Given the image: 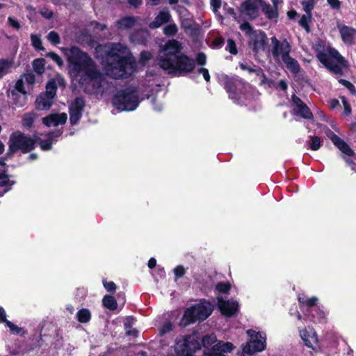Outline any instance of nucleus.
I'll use <instances>...</instances> for the list:
<instances>
[{
  "label": "nucleus",
  "instance_id": "nucleus-1",
  "mask_svg": "<svg viewBox=\"0 0 356 356\" xmlns=\"http://www.w3.org/2000/svg\"><path fill=\"white\" fill-rule=\"evenodd\" d=\"M120 44H114L106 55L105 69L113 78H128L135 70V62L130 56H123Z\"/></svg>",
  "mask_w": 356,
  "mask_h": 356
},
{
  "label": "nucleus",
  "instance_id": "nucleus-2",
  "mask_svg": "<svg viewBox=\"0 0 356 356\" xmlns=\"http://www.w3.org/2000/svg\"><path fill=\"white\" fill-rule=\"evenodd\" d=\"M317 59L330 72L335 74L343 75V69H348V60L333 47L327 49V54L319 51L316 54Z\"/></svg>",
  "mask_w": 356,
  "mask_h": 356
},
{
  "label": "nucleus",
  "instance_id": "nucleus-3",
  "mask_svg": "<svg viewBox=\"0 0 356 356\" xmlns=\"http://www.w3.org/2000/svg\"><path fill=\"white\" fill-rule=\"evenodd\" d=\"M170 57L160 67L169 74L182 76L192 72L195 67V60L184 54L179 56L171 54Z\"/></svg>",
  "mask_w": 356,
  "mask_h": 356
},
{
  "label": "nucleus",
  "instance_id": "nucleus-4",
  "mask_svg": "<svg viewBox=\"0 0 356 356\" xmlns=\"http://www.w3.org/2000/svg\"><path fill=\"white\" fill-rule=\"evenodd\" d=\"M212 312L213 308L209 302L193 305L185 309L179 325L181 327H186L197 321H204Z\"/></svg>",
  "mask_w": 356,
  "mask_h": 356
},
{
  "label": "nucleus",
  "instance_id": "nucleus-5",
  "mask_svg": "<svg viewBox=\"0 0 356 356\" xmlns=\"http://www.w3.org/2000/svg\"><path fill=\"white\" fill-rule=\"evenodd\" d=\"M111 101L117 109L126 111H134L140 103L138 91L131 87L118 90Z\"/></svg>",
  "mask_w": 356,
  "mask_h": 356
},
{
  "label": "nucleus",
  "instance_id": "nucleus-6",
  "mask_svg": "<svg viewBox=\"0 0 356 356\" xmlns=\"http://www.w3.org/2000/svg\"><path fill=\"white\" fill-rule=\"evenodd\" d=\"M79 83L87 94L98 95L105 92V79L94 67L86 70V73L81 77Z\"/></svg>",
  "mask_w": 356,
  "mask_h": 356
},
{
  "label": "nucleus",
  "instance_id": "nucleus-7",
  "mask_svg": "<svg viewBox=\"0 0 356 356\" xmlns=\"http://www.w3.org/2000/svg\"><path fill=\"white\" fill-rule=\"evenodd\" d=\"M200 348V339L195 334L177 338L174 346L176 356H194V353Z\"/></svg>",
  "mask_w": 356,
  "mask_h": 356
},
{
  "label": "nucleus",
  "instance_id": "nucleus-8",
  "mask_svg": "<svg viewBox=\"0 0 356 356\" xmlns=\"http://www.w3.org/2000/svg\"><path fill=\"white\" fill-rule=\"evenodd\" d=\"M224 88L229 94V97L234 102H238L241 99L249 84L242 79L234 76L229 77L227 75L222 76Z\"/></svg>",
  "mask_w": 356,
  "mask_h": 356
},
{
  "label": "nucleus",
  "instance_id": "nucleus-9",
  "mask_svg": "<svg viewBox=\"0 0 356 356\" xmlns=\"http://www.w3.org/2000/svg\"><path fill=\"white\" fill-rule=\"evenodd\" d=\"M67 57L70 64L73 66V69L76 72L84 71V74L86 73L87 70L91 69L90 66L93 63L89 55L76 46L70 49Z\"/></svg>",
  "mask_w": 356,
  "mask_h": 356
},
{
  "label": "nucleus",
  "instance_id": "nucleus-10",
  "mask_svg": "<svg viewBox=\"0 0 356 356\" xmlns=\"http://www.w3.org/2000/svg\"><path fill=\"white\" fill-rule=\"evenodd\" d=\"M10 143L16 150L22 154L31 152L35 148L36 140L25 135L20 131L13 132L9 137Z\"/></svg>",
  "mask_w": 356,
  "mask_h": 356
},
{
  "label": "nucleus",
  "instance_id": "nucleus-11",
  "mask_svg": "<svg viewBox=\"0 0 356 356\" xmlns=\"http://www.w3.org/2000/svg\"><path fill=\"white\" fill-rule=\"evenodd\" d=\"M248 46L255 54L261 51H266L268 47V39L266 33L261 29L254 31V34L249 38Z\"/></svg>",
  "mask_w": 356,
  "mask_h": 356
},
{
  "label": "nucleus",
  "instance_id": "nucleus-12",
  "mask_svg": "<svg viewBox=\"0 0 356 356\" xmlns=\"http://www.w3.org/2000/svg\"><path fill=\"white\" fill-rule=\"evenodd\" d=\"M293 103L292 114L302 119L312 120L314 115L309 106L295 94L291 96Z\"/></svg>",
  "mask_w": 356,
  "mask_h": 356
},
{
  "label": "nucleus",
  "instance_id": "nucleus-13",
  "mask_svg": "<svg viewBox=\"0 0 356 356\" xmlns=\"http://www.w3.org/2000/svg\"><path fill=\"white\" fill-rule=\"evenodd\" d=\"M262 3L264 0H245L241 4L240 12L248 16L249 19H255L259 15Z\"/></svg>",
  "mask_w": 356,
  "mask_h": 356
},
{
  "label": "nucleus",
  "instance_id": "nucleus-14",
  "mask_svg": "<svg viewBox=\"0 0 356 356\" xmlns=\"http://www.w3.org/2000/svg\"><path fill=\"white\" fill-rule=\"evenodd\" d=\"M86 102L83 97H77L69 106L70 122L72 125L76 124L81 120Z\"/></svg>",
  "mask_w": 356,
  "mask_h": 356
},
{
  "label": "nucleus",
  "instance_id": "nucleus-15",
  "mask_svg": "<svg viewBox=\"0 0 356 356\" xmlns=\"http://www.w3.org/2000/svg\"><path fill=\"white\" fill-rule=\"evenodd\" d=\"M270 40L273 44L272 54L275 58H277L280 56L283 58L285 55L290 54L291 47L286 39L280 41L275 36H273Z\"/></svg>",
  "mask_w": 356,
  "mask_h": 356
},
{
  "label": "nucleus",
  "instance_id": "nucleus-16",
  "mask_svg": "<svg viewBox=\"0 0 356 356\" xmlns=\"http://www.w3.org/2000/svg\"><path fill=\"white\" fill-rule=\"evenodd\" d=\"M181 49V45L179 42L176 40H168L164 47L165 54L163 56H161L159 59V65L161 67L163 63H166V60L169 59L171 54H175L176 56L180 55Z\"/></svg>",
  "mask_w": 356,
  "mask_h": 356
},
{
  "label": "nucleus",
  "instance_id": "nucleus-17",
  "mask_svg": "<svg viewBox=\"0 0 356 356\" xmlns=\"http://www.w3.org/2000/svg\"><path fill=\"white\" fill-rule=\"evenodd\" d=\"M218 307L221 314L225 317H232L238 312L239 306L236 301L225 300L222 297H218Z\"/></svg>",
  "mask_w": 356,
  "mask_h": 356
},
{
  "label": "nucleus",
  "instance_id": "nucleus-18",
  "mask_svg": "<svg viewBox=\"0 0 356 356\" xmlns=\"http://www.w3.org/2000/svg\"><path fill=\"white\" fill-rule=\"evenodd\" d=\"M266 348V337L262 339L250 340L243 347V353L252 355L254 353L261 352Z\"/></svg>",
  "mask_w": 356,
  "mask_h": 356
},
{
  "label": "nucleus",
  "instance_id": "nucleus-19",
  "mask_svg": "<svg viewBox=\"0 0 356 356\" xmlns=\"http://www.w3.org/2000/svg\"><path fill=\"white\" fill-rule=\"evenodd\" d=\"M150 39L149 32L145 29L134 31L130 35V40L135 44L147 45Z\"/></svg>",
  "mask_w": 356,
  "mask_h": 356
},
{
  "label": "nucleus",
  "instance_id": "nucleus-20",
  "mask_svg": "<svg viewBox=\"0 0 356 356\" xmlns=\"http://www.w3.org/2000/svg\"><path fill=\"white\" fill-rule=\"evenodd\" d=\"M330 140L343 154L348 156H353L355 155L354 151L350 147V146L337 134L332 133L330 136Z\"/></svg>",
  "mask_w": 356,
  "mask_h": 356
},
{
  "label": "nucleus",
  "instance_id": "nucleus-21",
  "mask_svg": "<svg viewBox=\"0 0 356 356\" xmlns=\"http://www.w3.org/2000/svg\"><path fill=\"white\" fill-rule=\"evenodd\" d=\"M338 28L342 41L347 44H353L356 30L346 25L338 26Z\"/></svg>",
  "mask_w": 356,
  "mask_h": 356
},
{
  "label": "nucleus",
  "instance_id": "nucleus-22",
  "mask_svg": "<svg viewBox=\"0 0 356 356\" xmlns=\"http://www.w3.org/2000/svg\"><path fill=\"white\" fill-rule=\"evenodd\" d=\"M54 97L46 93L41 92L36 98L35 106L37 109L49 110L53 104Z\"/></svg>",
  "mask_w": 356,
  "mask_h": 356
},
{
  "label": "nucleus",
  "instance_id": "nucleus-23",
  "mask_svg": "<svg viewBox=\"0 0 356 356\" xmlns=\"http://www.w3.org/2000/svg\"><path fill=\"white\" fill-rule=\"evenodd\" d=\"M171 15L168 10H161L154 19L149 24L152 29H157L162 24L168 23L170 19Z\"/></svg>",
  "mask_w": 356,
  "mask_h": 356
},
{
  "label": "nucleus",
  "instance_id": "nucleus-24",
  "mask_svg": "<svg viewBox=\"0 0 356 356\" xmlns=\"http://www.w3.org/2000/svg\"><path fill=\"white\" fill-rule=\"evenodd\" d=\"M273 6H272L269 3H266V1L264 0V3L261 4V10L266 15V18L268 19H277L278 18V10H277V3L275 2V0H273Z\"/></svg>",
  "mask_w": 356,
  "mask_h": 356
},
{
  "label": "nucleus",
  "instance_id": "nucleus-25",
  "mask_svg": "<svg viewBox=\"0 0 356 356\" xmlns=\"http://www.w3.org/2000/svg\"><path fill=\"white\" fill-rule=\"evenodd\" d=\"M286 67L291 71L293 74H298L300 71V65L295 58L290 56V54L285 55V57L282 58Z\"/></svg>",
  "mask_w": 356,
  "mask_h": 356
},
{
  "label": "nucleus",
  "instance_id": "nucleus-26",
  "mask_svg": "<svg viewBox=\"0 0 356 356\" xmlns=\"http://www.w3.org/2000/svg\"><path fill=\"white\" fill-rule=\"evenodd\" d=\"M309 312L311 321L314 323H322L326 322V315L323 310L318 307L310 309Z\"/></svg>",
  "mask_w": 356,
  "mask_h": 356
},
{
  "label": "nucleus",
  "instance_id": "nucleus-27",
  "mask_svg": "<svg viewBox=\"0 0 356 356\" xmlns=\"http://www.w3.org/2000/svg\"><path fill=\"white\" fill-rule=\"evenodd\" d=\"M301 337L306 346L314 349L313 347V344L317 343L318 342V338L316 333H314L312 335H310L307 330H305L302 332Z\"/></svg>",
  "mask_w": 356,
  "mask_h": 356
},
{
  "label": "nucleus",
  "instance_id": "nucleus-28",
  "mask_svg": "<svg viewBox=\"0 0 356 356\" xmlns=\"http://www.w3.org/2000/svg\"><path fill=\"white\" fill-rule=\"evenodd\" d=\"M298 300L301 306H306L313 309L312 307L317 305L318 300L315 296L307 298L306 296L302 295L298 296Z\"/></svg>",
  "mask_w": 356,
  "mask_h": 356
},
{
  "label": "nucleus",
  "instance_id": "nucleus-29",
  "mask_svg": "<svg viewBox=\"0 0 356 356\" xmlns=\"http://www.w3.org/2000/svg\"><path fill=\"white\" fill-rule=\"evenodd\" d=\"M102 305L105 308L111 311H114L118 308L116 299L115 297L110 295H106L104 296L102 299Z\"/></svg>",
  "mask_w": 356,
  "mask_h": 356
},
{
  "label": "nucleus",
  "instance_id": "nucleus-30",
  "mask_svg": "<svg viewBox=\"0 0 356 356\" xmlns=\"http://www.w3.org/2000/svg\"><path fill=\"white\" fill-rule=\"evenodd\" d=\"M133 319L134 318L131 316L127 317L124 323V327L127 336L137 337L138 335V331L136 328L132 327Z\"/></svg>",
  "mask_w": 356,
  "mask_h": 356
},
{
  "label": "nucleus",
  "instance_id": "nucleus-31",
  "mask_svg": "<svg viewBox=\"0 0 356 356\" xmlns=\"http://www.w3.org/2000/svg\"><path fill=\"white\" fill-rule=\"evenodd\" d=\"M312 19V14L311 13H306V15H302L300 17L298 23L299 25L302 27L306 32L309 33L311 29L309 26V23L311 22Z\"/></svg>",
  "mask_w": 356,
  "mask_h": 356
},
{
  "label": "nucleus",
  "instance_id": "nucleus-32",
  "mask_svg": "<svg viewBox=\"0 0 356 356\" xmlns=\"http://www.w3.org/2000/svg\"><path fill=\"white\" fill-rule=\"evenodd\" d=\"M118 26L121 29H129L132 28L136 24V19L134 17H124L118 22Z\"/></svg>",
  "mask_w": 356,
  "mask_h": 356
},
{
  "label": "nucleus",
  "instance_id": "nucleus-33",
  "mask_svg": "<svg viewBox=\"0 0 356 356\" xmlns=\"http://www.w3.org/2000/svg\"><path fill=\"white\" fill-rule=\"evenodd\" d=\"M76 317L79 322L81 323H86L91 319V314L88 309H81L76 313Z\"/></svg>",
  "mask_w": 356,
  "mask_h": 356
},
{
  "label": "nucleus",
  "instance_id": "nucleus-34",
  "mask_svg": "<svg viewBox=\"0 0 356 356\" xmlns=\"http://www.w3.org/2000/svg\"><path fill=\"white\" fill-rule=\"evenodd\" d=\"M57 83L55 79L49 80L46 84V91L44 92L51 97H55L57 92Z\"/></svg>",
  "mask_w": 356,
  "mask_h": 356
},
{
  "label": "nucleus",
  "instance_id": "nucleus-35",
  "mask_svg": "<svg viewBox=\"0 0 356 356\" xmlns=\"http://www.w3.org/2000/svg\"><path fill=\"white\" fill-rule=\"evenodd\" d=\"M45 59L42 58L33 60L32 64L34 71L38 74H42L45 70Z\"/></svg>",
  "mask_w": 356,
  "mask_h": 356
},
{
  "label": "nucleus",
  "instance_id": "nucleus-36",
  "mask_svg": "<svg viewBox=\"0 0 356 356\" xmlns=\"http://www.w3.org/2000/svg\"><path fill=\"white\" fill-rule=\"evenodd\" d=\"M35 119V114L33 113H26L24 115L22 119V125L29 129L33 126Z\"/></svg>",
  "mask_w": 356,
  "mask_h": 356
},
{
  "label": "nucleus",
  "instance_id": "nucleus-37",
  "mask_svg": "<svg viewBox=\"0 0 356 356\" xmlns=\"http://www.w3.org/2000/svg\"><path fill=\"white\" fill-rule=\"evenodd\" d=\"M216 337L214 334L205 335L202 339V345L205 348H209L217 343Z\"/></svg>",
  "mask_w": 356,
  "mask_h": 356
},
{
  "label": "nucleus",
  "instance_id": "nucleus-38",
  "mask_svg": "<svg viewBox=\"0 0 356 356\" xmlns=\"http://www.w3.org/2000/svg\"><path fill=\"white\" fill-rule=\"evenodd\" d=\"M12 65V63L8 59L0 60V79L3 78L9 72V69Z\"/></svg>",
  "mask_w": 356,
  "mask_h": 356
},
{
  "label": "nucleus",
  "instance_id": "nucleus-39",
  "mask_svg": "<svg viewBox=\"0 0 356 356\" xmlns=\"http://www.w3.org/2000/svg\"><path fill=\"white\" fill-rule=\"evenodd\" d=\"M31 40L32 45L37 51H44V47L42 46V42L40 35L35 34L31 35Z\"/></svg>",
  "mask_w": 356,
  "mask_h": 356
},
{
  "label": "nucleus",
  "instance_id": "nucleus-40",
  "mask_svg": "<svg viewBox=\"0 0 356 356\" xmlns=\"http://www.w3.org/2000/svg\"><path fill=\"white\" fill-rule=\"evenodd\" d=\"M216 289L220 293L227 294L231 289V284L229 282H220L216 284Z\"/></svg>",
  "mask_w": 356,
  "mask_h": 356
},
{
  "label": "nucleus",
  "instance_id": "nucleus-41",
  "mask_svg": "<svg viewBox=\"0 0 356 356\" xmlns=\"http://www.w3.org/2000/svg\"><path fill=\"white\" fill-rule=\"evenodd\" d=\"M17 92H20L23 95H26V91L25 90L24 82L22 79H19L16 81L15 85V90L11 91V95L13 97L17 96Z\"/></svg>",
  "mask_w": 356,
  "mask_h": 356
},
{
  "label": "nucleus",
  "instance_id": "nucleus-42",
  "mask_svg": "<svg viewBox=\"0 0 356 356\" xmlns=\"http://www.w3.org/2000/svg\"><path fill=\"white\" fill-rule=\"evenodd\" d=\"M35 137H36V138H35V139L36 140V142L38 140H39L40 147L43 151H48V150L51 149V148H52V139L51 138L42 140L38 136H35Z\"/></svg>",
  "mask_w": 356,
  "mask_h": 356
},
{
  "label": "nucleus",
  "instance_id": "nucleus-43",
  "mask_svg": "<svg viewBox=\"0 0 356 356\" xmlns=\"http://www.w3.org/2000/svg\"><path fill=\"white\" fill-rule=\"evenodd\" d=\"M239 29L245 32L246 36L249 38L254 34V31H256L248 22H244L239 26Z\"/></svg>",
  "mask_w": 356,
  "mask_h": 356
},
{
  "label": "nucleus",
  "instance_id": "nucleus-44",
  "mask_svg": "<svg viewBox=\"0 0 356 356\" xmlns=\"http://www.w3.org/2000/svg\"><path fill=\"white\" fill-rule=\"evenodd\" d=\"M6 325L9 327L10 332L15 334H19L21 336H24L26 333V332L24 330L23 328L17 326L10 321H8L6 323Z\"/></svg>",
  "mask_w": 356,
  "mask_h": 356
},
{
  "label": "nucleus",
  "instance_id": "nucleus-45",
  "mask_svg": "<svg viewBox=\"0 0 356 356\" xmlns=\"http://www.w3.org/2000/svg\"><path fill=\"white\" fill-rule=\"evenodd\" d=\"M48 40L54 45L60 43V38L58 33L54 31H50L47 36Z\"/></svg>",
  "mask_w": 356,
  "mask_h": 356
},
{
  "label": "nucleus",
  "instance_id": "nucleus-46",
  "mask_svg": "<svg viewBox=\"0 0 356 356\" xmlns=\"http://www.w3.org/2000/svg\"><path fill=\"white\" fill-rule=\"evenodd\" d=\"M338 81L340 84L346 87L351 95H356V88L351 82L343 79H339Z\"/></svg>",
  "mask_w": 356,
  "mask_h": 356
},
{
  "label": "nucleus",
  "instance_id": "nucleus-47",
  "mask_svg": "<svg viewBox=\"0 0 356 356\" xmlns=\"http://www.w3.org/2000/svg\"><path fill=\"white\" fill-rule=\"evenodd\" d=\"M239 67L242 70H246L249 73H254L256 75L260 68L259 66H257L255 65H252V66H251L244 63H239Z\"/></svg>",
  "mask_w": 356,
  "mask_h": 356
},
{
  "label": "nucleus",
  "instance_id": "nucleus-48",
  "mask_svg": "<svg viewBox=\"0 0 356 356\" xmlns=\"http://www.w3.org/2000/svg\"><path fill=\"white\" fill-rule=\"evenodd\" d=\"M177 27L175 24H170L165 26L163 33L167 36H173L177 33Z\"/></svg>",
  "mask_w": 356,
  "mask_h": 356
},
{
  "label": "nucleus",
  "instance_id": "nucleus-49",
  "mask_svg": "<svg viewBox=\"0 0 356 356\" xmlns=\"http://www.w3.org/2000/svg\"><path fill=\"white\" fill-rule=\"evenodd\" d=\"M152 58L151 52L147 51H143L140 54L139 63L142 65H145L146 63Z\"/></svg>",
  "mask_w": 356,
  "mask_h": 356
},
{
  "label": "nucleus",
  "instance_id": "nucleus-50",
  "mask_svg": "<svg viewBox=\"0 0 356 356\" xmlns=\"http://www.w3.org/2000/svg\"><path fill=\"white\" fill-rule=\"evenodd\" d=\"M227 42L226 50L231 54L236 55L238 54V49L235 41L233 39L229 38Z\"/></svg>",
  "mask_w": 356,
  "mask_h": 356
},
{
  "label": "nucleus",
  "instance_id": "nucleus-51",
  "mask_svg": "<svg viewBox=\"0 0 356 356\" xmlns=\"http://www.w3.org/2000/svg\"><path fill=\"white\" fill-rule=\"evenodd\" d=\"M311 143L309 145V148L313 151L318 150L321 145V138L318 136H311Z\"/></svg>",
  "mask_w": 356,
  "mask_h": 356
},
{
  "label": "nucleus",
  "instance_id": "nucleus-52",
  "mask_svg": "<svg viewBox=\"0 0 356 356\" xmlns=\"http://www.w3.org/2000/svg\"><path fill=\"white\" fill-rule=\"evenodd\" d=\"M46 57L50 58L52 60H54L58 66H62L63 65V61L61 57L54 51H50L46 54Z\"/></svg>",
  "mask_w": 356,
  "mask_h": 356
},
{
  "label": "nucleus",
  "instance_id": "nucleus-53",
  "mask_svg": "<svg viewBox=\"0 0 356 356\" xmlns=\"http://www.w3.org/2000/svg\"><path fill=\"white\" fill-rule=\"evenodd\" d=\"M257 76H260L261 78V85H263L264 83H268L270 86L273 85L275 86L274 81L272 79H268L267 78L261 67H260L259 70H258Z\"/></svg>",
  "mask_w": 356,
  "mask_h": 356
},
{
  "label": "nucleus",
  "instance_id": "nucleus-54",
  "mask_svg": "<svg viewBox=\"0 0 356 356\" xmlns=\"http://www.w3.org/2000/svg\"><path fill=\"white\" fill-rule=\"evenodd\" d=\"M102 284L105 289L110 293H115L117 289L116 284L113 281L108 282L106 279H103Z\"/></svg>",
  "mask_w": 356,
  "mask_h": 356
},
{
  "label": "nucleus",
  "instance_id": "nucleus-55",
  "mask_svg": "<svg viewBox=\"0 0 356 356\" xmlns=\"http://www.w3.org/2000/svg\"><path fill=\"white\" fill-rule=\"evenodd\" d=\"M301 4L305 13H311L314 8V0H302Z\"/></svg>",
  "mask_w": 356,
  "mask_h": 356
},
{
  "label": "nucleus",
  "instance_id": "nucleus-56",
  "mask_svg": "<svg viewBox=\"0 0 356 356\" xmlns=\"http://www.w3.org/2000/svg\"><path fill=\"white\" fill-rule=\"evenodd\" d=\"M54 116L56 120V126H58L59 124H64L67 122V115L65 113L54 114Z\"/></svg>",
  "mask_w": 356,
  "mask_h": 356
},
{
  "label": "nucleus",
  "instance_id": "nucleus-57",
  "mask_svg": "<svg viewBox=\"0 0 356 356\" xmlns=\"http://www.w3.org/2000/svg\"><path fill=\"white\" fill-rule=\"evenodd\" d=\"M173 271L175 273V280L182 277L186 273V270L182 265L177 266L174 268Z\"/></svg>",
  "mask_w": 356,
  "mask_h": 356
},
{
  "label": "nucleus",
  "instance_id": "nucleus-58",
  "mask_svg": "<svg viewBox=\"0 0 356 356\" xmlns=\"http://www.w3.org/2000/svg\"><path fill=\"white\" fill-rule=\"evenodd\" d=\"M341 99H342V104L343 106V114L345 116H349L352 113L351 106L345 97H342Z\"/></svg>",
  "mask_w": 356,
  "mask_h": 356
},
{
  "label": "nucleus",
  "instance_id": "nucleus-59",
  "mask_svg": "<svg viewBox=\"0 0 356 356\" xmlns=\"http://www.w3.org/2000/svg\"><path fill=\"white\" fill-rule=\"evenodd\" d=\"M10 182L9 176L6 173V172H0V186H7Z\"/></svg>",
  "mask_w": 356,
  "mask_h": 356
},
{
  "label": "nucleus",
  "instance_id": "nucleus-60",
  "mask_svg": "<svg viewBox=\"0 0 356 356\" xmlns=\"http://www.w3.org/2000/svg\"><path fill=\"white\" fill-rule=\"evenodd\" d=\"M54 117V114H51L47 117H44L42 119L43 124L47 127H51V125L56 126V120Z\"/></svg>",
  "mask_w": 356,
  "mask_h": 356
},
{
  "label": "nucleus",
  "instance_id": "nucleus-61",
  "mask_svg": "<svg viewBox=\"0 0 356 356\" xmlns=\"http://www.w3.org/2000/svg\"><path fill=\"white\" fill-rule=\"evenodd\" d=\"M172 324L171 322H165L160 328V334L163 335L172 330Z\"/></svg>",
  "mask_w": 356,
  "mask_h": 356
},
{
  "label": "nucleus",
  "instance_id": "nucleus-62",
  "mask_svg": "<svg viewBox=\"0 0 356 356\" xmlns=\"http://www.w3.org/2000/svg\"><path fill=\"white\" fill-rule=\"evenodd\" d=\"M247 334L248 337L250 338V340L262 339V334L260 332H257L252 329H250L247 331Z\"/></svg>",
  "mask_w": 356,
  "mask_h": 356
},
{
  "label": "nucleus",
  "instance_id": "nucleus-63",
  "mask_svg": "<svg viewBox=\"0 0 356 356\" xmlns=\"http://www.w3.org/2000/svg\"><path fill=\"white\" fill-rule=\"evenodd\" d=\"M200 65H204L207 62V56L204 53L200 52L197 54L195 63Z\"/></svg>",
  "mask_w": 356,
  "mask_h": 356
},
{
  "label": "nucleus",
  "instance_id": "nucleus-64",
  "mask_svg": "<svg viewBox=\"0 0 356 356\" xmlns=\"http://www.w3.org/2000/svg\"><path fill=\"white\" fill-rule=\"evenodd\" d=\"M8 24L11 27L14 28L16 30H19L21 29V25H20L19 22L15 18H13L12 17H9L8 18Z\"/></svg>",
  "mask_w": 356,
  "mask_h": 356
}]
</instances>
